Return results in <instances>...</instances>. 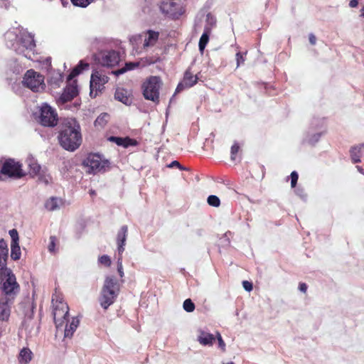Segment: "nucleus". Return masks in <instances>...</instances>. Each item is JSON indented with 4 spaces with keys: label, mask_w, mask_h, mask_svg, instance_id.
Instances as JSON below:
<instances>
[{
    "label": "nucleus",
    "mask_w": 364,
    "mask_h": 364,
    "mask_svg": "<svg viewBox=\"0 0 364 364\" xmlns=\"http://www.w3.org/2000/svg\"><path fill=\"white\" fill-rule=\"evenodd\" d=\"M60 144L68 151H73L82 143L80 126L74 118L64 119L58 135Z\"/></svg>",
    "instance_id": "obj_1"
},
{
    "label": "nucleus",
    "mask_w": 364,
    "mask_h": 364,
    "mask_svg": "<svg viewBox=\"0 0 364 364\" xmlns=\"http://www.w3.org/2000/svg\"><path fill=\"white\" fill-rule=\"evenodd\" d=\"M6 39L9 48L26 58H33L36 43L31 33L23 29L18 31V33L9 31L6 33Z\"/></svg>",
    "instance_id": "obj_2"
},
{
    "label": "nucleus",
    "mask_w": 364,
    "mask_h": 364,
    "mask_svg": "<svg viewBox=\"0 0 364 364\" xmlns=\"http://www.w3.org/2000/svg\"><path fill=\"white\" fill-rule=\"evenodd\" d=\"M90 65L80 60L79 64L73 68L72 72L68 76V85L63 92L60 100L63 102H68L73 99L78 93V89L76 80H73L77 75L84 70L89 69Z\"/></svg>",
    "instance_id": "obj_3"
},
{
    "label": "nucleus",
    "mask_w": 364,
    "mask_h": 364,
    "mask_svg": "<svg viewBox=\"0 0 364 364\" xmlns=\"http://www.w3.org/2000/svg\"><path fill=\"white\" fill-rule=\"evenodd\" d=\"M119 291L117 282L111 277L105 279L100 299L101 306L107 309L115 301Z\"/></svg>",
    "instance_id": "obj_4"
},
{
    "label": "nucleus",
    "mask_w": 364,
    "mask_h": 364,
    "mask_svg": "<svg viewBox=\"0 0 364 364\" xmlns=\"http://www.w3.org/2000/svg\"><path fill=\"white\" fill-rule=\"evenodd\" d=\"M53 318L57 329L63 326L69 318V307L60 296H55L52 299Z\"/></svg>",
    "instance_id": "obj_5"
},
{
    "label": "nucleus",
    "mask_w": 364,
    "mask_h": 364,
    "mask_svg": "<svg viewBox=\"0 0 364 364\" xmlns=\"http://www.w3.org/2000/svg\"><path fill=\"white\" fill-rule=\"evenodd\" d=\"M162 82L160 77L157 76H150L142 85L143 95L145 99L159 102V90L161 87Z\"/></svg>",
    "instance_id": "obj_6"
},
{
    "label": "nucleus",
    "mask_w": 364,
    "mask_h": 364,
    "mask_svg": "<svg viewBox=\"0 0 364 364\" xmlns=\"http://www.w3.org/2000/svg\"><path fill=\"white\" fill-rule=\"evenodd\" d=\"M23 84L33 92L43 91L46 87L44 77L33 70H28L24 75Z\"/></svg>",
    "instance_id": "obj_7"
},
{
    "label": "nucleus",
    "mask_w": 364,
    "mask_h": 364,
    "mask_svg": "<svg viewBox=\"0 0 364 364\" xmlns=\"http://www.w3.org/2000/svg\"><path fill=\"white\" fill-rule=\"evenodd\" d=\"M84 165L87 168L88 173L95 174L105 171L109 166V161L99 154H91L85 160Z\"/></svg>",
    "instance_id": "obj_8"
},
{
    "label": "nucleus",
    "mask_w": 364,
    "mask_h": 364,
    "mask_svg": "<svg viewBox=\"0 0 364 364\" xmlns=\"http://www.w3.org/2000/svg\"><path fill=\"white\" fill-rule=\"evenodd\" d=\"M4 274L6 275V279L2 284V290L4 293L3 296L12 298V300L14 301L15 296L19 291V285L16 282L15 275L11 272V270L5 269Z\"/></svg>",
    "instance_id": "obj_9"
},
{
    "label": "nucleus",
    "mask_w": 364,
    "mask_h": 364,
    "mask_svg": "<svg viewBox=\"0 0 364 364\" xmlns=\"http://www.w3.org/2000/svg\"><path fill=\"white\" fill-rule=\"evenodd\" d=\"M39 122L45 127H54L57 124L58 114L55 110L47 103H43L40 107Z\"/></svg>",
    "instance_id": "obj_10"
},
{
    "label": "nucleus",
    "mask_w": 364,
    "mask_h": 364,
    "mask_svg": "<svg viewBox=\"0 0 364 364\" xmlns=\"http://www.w3.org/2000/svg\"><path fill=\"white\" fill-rule=\"evenodd\" d=\"M25 175L23 171L21 168V165L15 161L13 159L6 160L2 166L0 172V180H3V176L12 177V178H21Z\"/></svg>",
    "instance_id": "obj_11"
},
{
    "label": "nucleus",
    "mask_w": 364,
    "mask_h": 364,
    "mask_svg": "<svg viewBox=\"0 0 364 364\" xmlns=\"http://www.w3.org/2000/svg\"><path fill=\"white\" fill-rule=\"evenodd\" d=\"M109 77L100 71L92 73L90 79V92L92 97H95L108 82Z\"/></svg>",
    "instance_id": "obj_12"
},
{
    "label": "nucleus",
    "mask_w": 364,
    "mask_h": 364,
    "mask_svg": "<svg viewBox=\"0 0 364 364\" xmlns=\"http://www.w3.org/2000/svg\"><path fill=\"white\" fill-rule=\"evenodd\" d=\"M162 13L172 18H178L185 11L183 6L173 0H164L160 5Z\"/></svg>",
    "instance_id": "obj_13"
},
{
    "label": "nucleus",
    "mask_w": 364,
    "mask_h": 364,
    "mask_svg": "<svg viewBox=\"0 0 364 364\" xmlns=\"http://www.w3.org/2000/svg\"><path fill=\"white\" fill-rule=\"evenodd\" d=\"M100 63L103 66L113 67L119 61V54L115 51H104L101 53Z\"/></svg>",
    "instance_id": "obj_14"
},
{
    "label": "nucleus",
    "mask_w": 364,
    "mask_h": 364,
    "mask_svg": "<svg viewBox=\"0 0 364 364\" xmlns=\"http://www.w3.org/2000/svg\"><path fill=\"white\" fill-rule=\"evenodd\" d=\"M14 301L12 298L8 296H1L0 298V320L7 321L11 314V306Z\"/></svg>",
    "instance_id": "obj_15"
},
{
    "label": "nucleus",
    "mask_w": 364,
    "mask_h": 364,
    "mask_svg": "<svg viewBox=\"0 0 364 364\" xmlns=\"http://www.w3.org/2000/svg\"><path fill=\"white\" fill-rule=\"evenodd\" d=\"M197 341L203 346H212L215 341V335L206 330L199 328L197 331Z\"/></svg>",
    "instance_id": "obj_16"
},
{
    "label": "nucleus",
    "mask_w": 364,
    "mask_h": 364,
    "mask_svg": "<svg viewBox=\"0 0 364 364\" xmlns=\"http://www.w3.org/2000/svg\"><path fill=\"white\" fill-rule=\"evenodd\" d=\"M197 82L198 77L196 75H193L189 70H187L185 73L183 81L178 85L176 89V92H179L183 89L191 87L196 85Z\"/></svg>",
    "instance_id": "obj_17"
},
{
    "label": "nucleus",
    "mask_w": 364,
    "mask_h": 364,
    "mask_svg": "<svg viewBox=\"0 0 364 364\" xmlns=\"http://www.w3.org/2000/svg\"><path fill=\"white\" fill-rule=\"evenodd\" d=\"M128 232V228L127 225H123L117 234V244H118V252L119 255H122L124 250L125 242L127 240Z\"/></svg>",
    "instance_id": "obj_18"
},
{
    "label": "nucleus",
    "mask_w": 364,
    "mask_h": 364,
    "mask_svg": "<svg viewBox=\"0 0 364 364\" xmlns=\"http://www.w3.org/2000/svg\"><path fill=\"white\" fill-rule=\"evenodd\" d=\"M65 328L64 330V336L67 338H71L77 329L80 321L77 318L73 317L72 318V320L70 321L69 318L68 319V321L65 322Z\"/></svg>",
    "instance_id": "obj_19"
},
{
    "label": "nucleus",
    "mask_w": 364,
    "mask_h": 364,
    "mask_svg": "<svg viewBox=\"0 0 364 364\" xmlns=\"http://www.w3.org/2000/svg\"><path fill=\"white\" fill-rule=\"evenodd\" d=\"M159 38V33L153 31H148L144 36V48H146L155 45Z\"/></svg>",
    "instance_id": "obj_20"
},
{
    "label": "nucleus",
    "mask_w": 364,
    "mask_h": 364,
    "mask_svg": "<svg viewBox=\"0 0 364 364\" xmlns=\"http://www.w3.org/2000/svg\"><path fill=\"white\" fill-rule=\"evenodd\" d=\"M114 97L126 105H129L132 103V99L128 96L127 90L122 88L117 89Z\"/></svg>",
    "instance_id": "obj_21"
},
{
    "label": "nucleus",
    "mask_w": 364,
    "mask_h": 364,
    "mask_svg": "<svg viewBox=\"0 0 364 364\" xmlns=\"http://www.w3.org/2000/svg\"><path fill=\"white\" fill-rule=\"evenodd\" d=\"M62 201L56 197H51L45 203V208L49 211H53L60 208Z\"/></svg>",
    "instance_id": "obj_22"
},
{
    "label": "nucleus",
    "mask_w": 364,
    "mask_h": 364,
    "mask_svg": "<svg viewBox=\"0 0 364 364\" xmlns=\"http://www.w3.org/2000/svg\"><path fill=\"white\" fill-rule=\"evenodd\" d=\"M33 353L31 350L28 348H23L19 353L18 361L21 364H27L32 359Z\"/></svg>",
    "instance_id": "obj_23"
},
{
    "label": "nucleus",
    "mask_w": 364,
    "mask_h": 364,
    "mask_svg": "<svg viewBox=\"0 0 364 364\" xmlns=\"http://www.w3.org/2000/svg\"><path fill=\"white\" fill-rule=\"evenodd\" d=\"M364 147V144H360L353 147L350 149V156L353 163H358L360 161V156L362 155V150Z\"/></svg>",
    "instance_id": "obj_24"
},
{
    "label": "nucleus",
    "mask_w": 364,
    "mask_h": 364,
    "mask_svg": "<svg viewBox=\"0 0 364 364\" xmlns=\"http://www.w3.org/2000/svg\"><path fill=\"white\" fill-rule=\"evenodd\" d=\"M139 66V63H138V62H136V63H132V62L127 63L124 68L113 72V73L114 75H119L124 73L125 72H127L128 70H132L138 68Z\"/></svg>",
    "instance_id": "obj_25"
},
{
    "label": "nucleus",
    "mask_w": 364,
    "mask_h": 364,
    "mask_svg": "<svg viewBox=\"0 0 364 364\" xmlns=\"http://www.w3.org/2000/svg\"><path fill=\"white\" fill-rule=\"evenodd\" d=\"M29 172L33 176H38L42 171L41 167L33 159L28 161Z\"/></svg>",
    "instance_id": "obj_26"
},
{
    "label": "nucleus",
    "mask_w": 364,
    "mask_h": 364,
    "mask_svg": "<svg viewBox=\"0 0 364 364\" xmlns=\"http://www.w3.org/2000/svg\"><path fill=\"white\" fill-rule=\"evenodd\" d=\"M21 256V251L18 244H11V257L14 260H18Z\"/></svg>",
    "instance_id": "obj_27"
},
{
    "label": "nucleus",
    "mask_w": 364,
    "mask_h": 364,
    "mask_svg": "<svg viewBox=\"0 0 364 364\" xmlns=\"http://www.w3.org/2000/svg\"><path fill=\"white\" fill-rule=\"evenodd\" d=\"M109 114L107 113H102L100 115L97 117L96 120L95 121V126L96 127H100L102 128L105 126L107 122L109 120Z\"/></svg>",
    "instance_id": "obj_28"
},
{
    "label": "nucleus",
    "mask_w": 364,
    "mask_h": 364,
    "mask_svg": "<svg viewBox=\"0 0 364 364\" xmlns=\"http://www.w3.org/2000/svg\"><path fill=\"white\" fill-rule=\"evenodd\" d=\"M63 76L60 72H53L50 79V82L51 85H54L55 86H60V84L63 82Z\"/></svg>",
    "instance_id": "obj_29"
},
{
    "label": "nucleus",
    "mask_w": 364,
    "mask_h": 364,
    "mask_svg": "<svg viewBox=\"0 0 364 364\" xmlns=\"http://www.w3.org/2000/svg\"><path fill=\"white\" fill-rule=\"evenodd\" d=\"M209 40V33L208 31H205L201 36L200 41H199V49L201 52L203 51L205 49L208 42Z\"/></svg>",
    "instance_id": "obj_30"
},
{
    "label": "nucleus",
    "mask_w": 364,
    "mask_h": 364,
    "mask_svg": "<svg viewBox=\"0 0 364 364\" xmlns=\"http://www.w3.org/2000/svg\"><path fill=\"white\" fill-rule=\"evenodd\" d=\"M207 202L209 205L213 206V207L218 208L220 205V198L215 195L209 196L208 197Z\"/></svg>",
    "instance_id": "obj_31"
},
{
    "label": "nucleus",
    "mask_w": 364,
    "mask_h": 364,
    "mask_svg": "<svg viewBox=\"0 0 364 364\" xmlns=\"http://www.w3.org/2000/svg\"><path fill=\"white\" fill-rule=\"evenodd\" d=\"M122 147L127 148L129 146H135L138 144L136 140L129 137H122Z\"/></svg>",
    "instance_id": "obj_32"
},
{
    "label": "nucleus",
    "mask_w": 364,
    "mask_h": 364,
    "mask_svg": "<svg viewBox=\"0 0 364 364\" xmlns=\"http://www.w3.org/2000/svg\"><path fill=\"white\" fill-rule=\"evenodd\" d=\"M183 309L188 313L193 312L195 309V304L190 299H187L183 304Z\"/></svg>",
    "instance_id": "obj_33"
},
{
    "label": "nucleus",
    "mask_w": 364,
    "mask_h": 364,
    "mask_svg": "<svg viewBox=\"0 0 364 364\" xmlns=\"http://www.w3.org/2000/svg\"><path fill=\"white\" fill-rule=\"evenodd\" d=\"M93 0H71V2L73 5L82 8L87 7L89 4H90Z\"/></svg>",
    "instance_id": "obj_34"
},
{
    "label": "nucleus",
    "mask_w": 364,
    "mask_h": 364,
    "mask_svg": "<svg viewBox=\"0 0 364 364\" xmlns=\"http://www.w3.org/2000/svg\"><path fill=\"white\" fill-rule=\"evenodd\" d=\"M38 179L45 184H48L52 180L51 176L46 173L44 171H42L40 174L38 175Z\"/></svg>",
    "instance_id": "obj_35"
},
{
    "label": "nucleus",
    "mask_w": 364,
    "mask_h": 364,
    "mask_svg": "<svg viewBox=\"0 0 364 364\" xmlns=\"http://www.w3.org/2000/svg\"><path fill=\"white\" fill-rule=\"evenodd\" d=\"M9 233V235H10V237L11 238V244H18V243H19L18 242V240H19L18 233V232H17V230L16 229L10 230Z\"/></svg>",
    "instance_id": "obj_36"
},
{
    "label": "nucleus",
    "mask_w": 364,
    "mask_h": 364,
    "mask_svg": "<svg viewBox=\"0 0 364 364\" xmlns=\"http://www.w3.org/2000/svg\"><path fill=\"white\" fill-rule=\"evenodd\" d=\"M99 263L103 264L106 267H109L111 265V259L108 255H104L99 257L98 259Z\"/></svg>",
    "instance_id": "obj_37"
},
{
    "label": "nucleus",
    "mask_w": 364,
    "mask_h": 364,
    "mask_svg": "<svg viewBox=\"0 0 364 364\" xmlns=\"http://www.w3.org/2000/svg\"><path fill=\"white\" fill-rule=\"evenodd\" d=\"M215 339L218 340V347L222 350V351H225V343L224 342L220 333L218 331L215 333Z\"/></svg>",
    "instance_id": "obj_38"
},
{
    "label": "nucleus",
    "mask_w": 364,
    "mask_h": 364,
    "mask_svg": "<svg viewBox=\"0 0 364 364\" xmlns=\"http://www.w3.org/2000/svg\"><path fill=\"white\" fill-rule=\"evenodd\" d=\"M246 53L238 52L236 53V61H237V68H238L241 64H243L245 58V56Z\"/></svg>",
    "instance_id": "obj_39"
},
{
    "label": "nucleus",
    "mask_w": 364,
    "mask_h": 364,
    "mask_svg": "<svg viewBox=\"0 0 364 364\" xmlns=\"http://www.w3.org/2000/svg\"><path fill=\"white\" fill-rule=\"evenodd\" d=\"M55 242H56V238L54 236H51L50 237V243L48 245V250L51 253H55V246H56V244H55Z\"/></svg>",
    "instance_id": "obj_40"
},
{
    "label": "nucleus",
    "mask_w": 364,
    "mask_h": 364,
    "mask_svg": "<svg viewBox=\"0 0 364 364\" xmlns=\"http://www.w3.org/2000/svg\"><path fill=\"white\" fill-rule=\"evenodd\" d=\"M117 271L121 277H124L123 265H122V255H119L117 259Z\"/></svg>",
    "instance_id": "obj_41"
},
{
    "label": "nucleus",
    "mask_w": 364,
    "mask_h": 364,
    "mask_svg": "<svg viewBox=\"0 0 364 364\" xmlns=\"http://www.w3.org/2000/svg\"><path fill=\"white\" fill-rule=\"evenodd\" d=\"M0 254L8 255L7 243L4 239L0 240Z\"/></svg>",
    "instance_id": "obj_42"
},
{
    "label": "nucleus",
    "mask_w": 364,
    "mask_h": 364,
    "mask_svg": "<svg viewBox=\"0 0 364 364\" xmlns=\"http://www.w3.org/2000/svg\"><path fill=\"white\" fill-rule=\"evenodd\" d=\"M7 257H8V255H6L0 254V271H2L4 273H5V269H7L5 267Z\"/></svg>",
    "instance_id": "obj_43"
},
{
    "label": "nucleus",
    "mask_w": 364,
    "mask_h": 364,
    "mask_svg": "<svg viewBox=\"0 0 364 364\" xmlns=\"http://www.w3.org/2000/svg\"><path fill=\"white\" fill-rule=\"evenodd\" d=\"M141 36L140 35L133 36L129 38V41L134 48L136 46H137L138 43L141 42Z\"/></svg>",
    "instance_id": "obj_44"
},
{
    "label": "nucleus",
    "mask_w": 364,
    "mask_h": 364,
    "mask_svg": "<svg viewBox=\"0 0 364 364\" xmlns=\"http://www.w3.org/2000/svg\"><path fill=\"white\" fill-rule=\"evenodd\" d=\"M240 149L239 145L235 143L231 147V159L235 160L236 154L238 153Z\"/></svg>",
    "instance_id": "obj_45"
},
{
    "label": "nucleus",
    "mask_w": 364,
    "mask_h": 364,
    "mask_svg": "<svg viewBox=\"0 0 364 364\" xmlns=\"http://www.w3.org/2000/svg\"><path fill=\"white\" fill-rule=\"evenodd\" d=\"M298 178H299V176L296 171L291 172V185L292 188L295 187V186L297 183V181H298Z\"/></svg>",
    "instance_id": "obj_46"
},
{
    "label": "nucleus",
    "mask_w": 364,
    "mask_h": 364,
    "mask_svg": "<svg viewBox=\"0 0 364 364\" xmlns=\"http://www.w3.org/2000/svg\"><path fill=\"white\" fill-rule=\"evenodd\" d=\"M109 141L115 143L118 146H122V137H118V136H110L109 138Z\"/></svg>",
    "instance_id": "obj_47"
},
{
    "label": "nucleus",
    "mask_w": 364,
    "mask_h": 364,
    "mask_svg": "<svg viewBox=\"0 0 364 364\" xmlns=\"http://www.w3.org/2000/svg\"><path fill=\"white\" fill-rule=\"evenodd\" d=\"M242 286L244 287V289L247 291H250L252 290V283L247 282V281H244L242 282Z\"/></svg>",
    "instance_id": "obj_48"
},
{
    "label": "nucleus",
    "mask_w": 364,
    "mask_h": 364,
    "mask_svg": "<svg viewBox=\"0 0 364 364\" xmlns=\"http://www.w3.org/2000/svg\"><path fill=\"white\" fill-rule=\"evenodd\" d=\"M309 42H310V43L311 45H315L316 44V36L313 33L309 34Z\"/></svg>",
    "instance_id": "obj_49"
},
{
    "label": "nucleus",
    "mask_w": 364,
    "mask_h": 364,
    "mask_svg": "<svg viewBox=\"0 0 364 364\" xmlns=\"http://www.w3.org/2000/svg\"><path fill=\"white\" fill-rule=\"evenodd\" d=\"M299 289L301 291L305 293L307 290V286L305 283H301L299 284Z\"/></svg>",
    "instance_id": "obj_50"
},
{
    "label": "nucleus",
    "mask_w": 364,
    "mask_h": 364,
    "mask_svg": "<svg viewBox=\"0 0 364 364\" xmlns=\"http://www.w3.org/2000/svg\"><path fill=\"white\" fill-rule=\"evenodd\" d=\"M358 4V0H350V2H349V6L351 8L357 7Z\"/></svg>",
    "instance_id": "obj_51"
},
{
    "label": "nucleus",
    "mask_w": 364,
    "mask_h": 364,
    "mask_svg": "<svg viewBox=\"0 0 364 364\" xmlns=\"http://www.w3.org/2000/svg\"><path fill=\"white\" fill-rule=\"evenodd\" d=\"M173 166H177V167H178L180 169H183V168L181 166V164H180L177 161H173V162L169 165V167H173Z\"/></svg>",
    "instance_id": "obj_52"
},
{
    "label": "nucleus",
    "mask_w": 364,
    "mask_h": 364,
    "mask_svg": "<svg viewBox=\"0 0 364 364\" xmlns=\"http://www.w3.org/2000/svg\"><path fill=\"white\" fill-rule=\"evenodd\" d=\"M207 21H210L211 23H214L215 22L214 18L210 14L207 15Z\"/></svg>",
    "instance_id": "obj_53"
},
{
    "label": "nucleus",
    "mask_w": 364,
    "mask_h": 364,
    "mask_svg": "<svg viewBox=\"0 0 364 364\" xmlns=\"http://www.w3.org/2000/svg\"><path fill=\"white\" fill-rule=\"evenodd\" d=\"M356 167H357L358 170L360 173H363V168H362L360 166H356Z\"/></svg>",
    "instance_id": "obj_54"
},
{
    "label": "nucleus",
    "mask_w": 364,
    "mask_h": 364,
    "mask_svg": "<svg viewBox=\"0 0 364 364\" xmlns=\"http://www.w3.org/2000/svg\"><path fill=\"white\" fill-rule=\"evenodd\" d=\"M361 16L364 17V6H363L361 9Z\"/></svg>",
    "instance_id": "obj_55"
},
{
    "label": "nucleus",
    "mask_w": 364,
    "mask_h": 364,
    "mask_svg": "<svg viewBox=\"0 0 364 364\" xmlns=\"http://www.w3.org/2000/svg\"><path fill=\"white\" fill-rule=\"evenodd\" d=\"M90 195L94 196V195H95V191L93 190H90Z\"/></svg>",
    "instance_id": "obj_56"
},
{
    "label": "nucleus",
    "mask_w": 364,
    "mask_h": 364,
    "mask_svg": "<svg viewBox=\"0 0 364 364\" xmlns=\"http://www.w3.org/2000/svg\"><path fill=\"white\" fill-rule=\"evenodd\" d=\"M224 364H234V363L232 362H229V363H224Z\"/></svg>",
    "instance_id": "obj_57"
}]
</instances>
